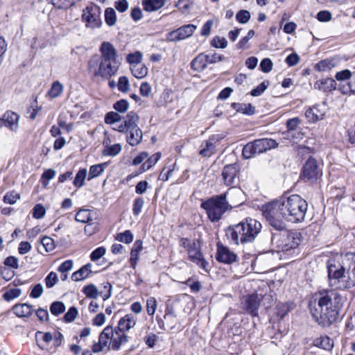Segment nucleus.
I'll list each match as a JSON object with an SVG mask.
<instances>
[{"mask_svg": "<svg viewBox=\"0 0 355 355\" xmlns=\"http://www.w3.org/2000/svg\"><path fill=\"white\" fill-rule=\"evenodd\" d=\"M180 245L187 250L189 259L192 262L197 264L201 268L207 270L206 268L208 263L204 259L202 254L200 252V247L195 240L181 238Z\"/></svg>", "mask_w": 355, "mask_h": 355, "instance_id": "1a4fd4ad", "label": "nucleus"}, {"mask_svg": "<svg viewBox=\"0 0 355 355\" xmlns=\"http://www.w3.org/2000/svg\"><path fill=\"white\" fill-rule=\"evenodd\" d=\"M33 216L36 219L43 218L46 214V209L42 204H37L32 210Z\"/></svg>", "mask_w": 355, "mask_h": 355, "instance_id": "6e6d98bb", "label": "nucleus"}, {"mask_svg": "<svg viewBox=\"0 0 355 355\" xmlns=\"http://www.w3.org/2000/svg\"><path fill=\"white\" fill-rule=\"evenodd\" d=\"M262 226L259 221L246 218L239 223L228 227L226 236L231 243L236 245L250 243L260 233Z\"/></svg>", "mask_w": 355, "mask_h": 355, "instance_id": "7ed1b4c3", "label": "nucleus"}, {"mask_svg": "<svg viewBox=\"0 0 355 355\" xmlns=\"http://www.w3.org/2000/svg\"><path fill=\"white\" fill-rule=\"evenodd\" d=\"M200 207L206 211L207 218L211 222H218L227 211L232 209V206L225 200V194L213 196L202 200Z\"/></svg>", "mask_w": 355, "mask_h": 355, "instance_id": "423d86ee", "label": "nucleus"}, {"mask_svg": "<svg viewBox=\"0 0 355 355\" xmlns=\"http://www.w3.org/2000/svg\"><path fill=\"white\" fill-rule=\"evenodd\" d=\"M336 67L333 60L325 59L318 62L314 67L315 70L318 71H329Z\"/></svg>", "mask_w": 355, "mask_h": 355, "instance_id": "2f4dec72", "label": "nucleus"}, {"mask_svg": "<svg viewBox=\"0 0 355 355\" xmlns=\"http://www.w3.org/2000/svg\"><path fill=\"white\" fill-rule=\"evenodd\" d=\"M101 8L94 4L87 6L83 11L82 18L86 23V27L96 28L102 24Z\"/></svg>", "mask_w": 355, "mask_h": 355, "instance_id": "9b49d317", "label": "nucleus"}, {"mask_svg": "<svg viewBox=\"0 0 355 355\" xmlns=\"http://www.w3.org/2000/svg\"><path fill=\"white\" fill-rule=\"evenodd\" d=\"M106 250L103 247H99L94 250L90 254V259L93 261H96L100 259L105 254Z\"/></svg>", "mask_w": 355, "mask_h": 355, "instance_id": "e2e57ef3", "label": "nucleus"}, {"mask_svg": "<svg viewBox=\"0 0 355 355\" xmlns=\"http://www.w3.org/2000/svg\"><path fill=\"white\" fill-rule=\"evenodd\" d=\"M240 171V165L238 163H233L225 165L222 171V178L226 186H232L239 179L238 175Z\"/></svg>", "mask_w": 355, "mask_h": 355, "instance_id": "2eb2a0df", "label": "nucleus"}, {"mask_svg": "<svg viewBox=\"0 0 355 355\" xmlns=\"http://www.w3.org/2000/svg\"><path fill=\"white\" fill-rule=\"evenodd\" d=\"M136 324V320L134 315L131 314H127L123 318H121L118 323V332L125 333Z\"/></svg>", "mask_w": 355, "mask_h": 355, "instance_id": "4be33fe9", "label": "nucleus"}, {"mask_svg": "<svg viewBox=\"0 0 355 355\" xmlns=\"http://www.w3.org/2000/svg\"><path fill=\"white\" fill-rule=\"evenodd\" d=\"M223 194L225 195V200L232 207L241 205L244 201V193L240 188L232 187Z\"/></svg>", "mask_w": 355, "mask_h": 355, "instance_id": "a211bd4d", "label": "nucleus"}, {"mask_svg": "<svg viewBox=\"0 0 355 355\" xmlns=\"http://www.w3.org/2000/svg\"><path fill=\"white\" fill-rule=\"evenodd\" d=\"M300 123V120L299 118L295 117L291 119H288L286 121V127L287 130L282 133V135H288L289 134H292V132L296 130H297V127Z\"/></svg>", "mask_w": 355, "mask_h": 355, "instance_id": "e433bc0d", "label": "nucleus"}, {"mask_svg": "<svg viewBox=\"0 0 355 355\" xmlns=\"http://www.w3.org/2000/svg\"><path fill=\"white\" fill-rule=\"evenodd\" d=\"M327 272L330 286L339 290L350 288L349 276L345 267L340 263L328 262Z\"/></svg>", "mask_w": 355, "mask_h": 355, "instance_id": "0eeeda50", "label": "nucleus"}, {"mask_svg": "<svg viewBox=\"0 0 355 355\" xmlns=\"http://www.w3.org/2000/svg\"><path fill=\"white\" fill-rule=\"evenodd\" d=\"M157 309V301L155 297H150L146 300V311L149 315L153 316Z\"/></svg>", "mask_w": 355, "mask_h": 355, "instance_id": "603ef678", "label": "nucleus"}, {"mask_svg": "<svg viewBox=\"0 0 355 355\" xmlns=\"http://www.w3.org/2000/svg\"><path fill=\"white\" fill-rule=\"evenodd\" d=\"M279 144L276 140L270 138L255 139L245 145L242 150V156L245 159L252 158L256 154L263 153L268 150L277 148Z\"/></svg>", "mask_w": 355, "mask_h": 355, "instance_id": "6e6552de", "label": "nucleus"}, {"mask_svg": "<svg viewBox=\"0 0 355 355\" xmlns=\"http://www.w3.org/2000/svg\"><path fill=\"white\" fill-rule=\"evenodd\" d=\"M314 88L323 92H329L337 88V83L333 78H327L317 80L314 83Z\"/></svg>", "mask_w": 355, "mask_h": 355, "instance_id": "412c9836", "label": "nucleus"}, {"mask_svg": "<svg viewBox=\"0 0 355 355\" xmlns=\"http://www.w3.org/2000/svg\"><path fill=\"white\" fill-rule=\"evenodd\" d=\"M317 306L310 307L314 320L323 327H329L335 322L341 306V295L334 289L322 290L314 295ZM312 302L310 303L311 306Z\"/></svg>", "mask_w": 355, "mask_h": 355, "instance_id": "f03ea898", "label": "nucleus"}, {"mask_svg": "<svg viewBox=\"0 0 355 355\" xmlns=\"http://www.w3.org/2000/svg\"><path fill=\"white\" fill-rule=\"evenodd\" d=\"M83 292L87 297L90 298H96L98 296V291L95 286L89 285L83 288Z\"/></svg>", "mask_w": 355, "mask_h": 355, "instance_id": "0e129e2a", "label": "nucleus"}, {"mask_svg": "<svg viewBox=\"0 0 355 355\" xmlns=\"http://www.w3.org/2000/svg\"><path fill=\"white\" fill-rule=\"evenodd\" d=\"M352 76V73L349 69H345L336 73L335 78L338 81L343 83L344 80H349Z\"/></svg>", "mask_w": 355, "mask_h": 355, "instance_id": "69168bd1", "label": "nucleus"}, {"mask_svg": "<svg viewBox=\"0 0 355 355\" xmlns=\"http://www.w3.org/2000/svg\"><path fill=\"white\" fill-rule=\"evenodd\" d=\"M129 102L125 99H121L114 103L112 107L118 112L124 113L129 107Z\"/></svg>", "mask_w": 355, "mask_h": 355, "instance_id": "a18cd8bd", "label": "nucleus"}, {"mask_svg": "<svg viewBox=\"0 0 355 355\" xmlns=\"http://www.w3.org/2000/svg\"><path fill=\"white\" fill-rule=\"evenodd\" d=\"M78 315V310L76 307L71 306L64 315V320L66 322H73Z\"/></svg>", "mask_w": 355, "mask_h": 355, "instance_id": "bf43d9fd", "label": "nucleus"}, {"mask_svg": "<svg viewBox=\"0 0 355 355\" xmlns=\"http://www.w3.org/2000/svg\"><path fill=\"white\" fill-rule=\"evenodd\" d=\"M19 116L15 112L8 111L0 119V128L6 126L12 131H16L19 127Z\"/></svg>", "mask_w": 355, "mask_h": 355, "instance_id": "6ab92c4d", "label": "nucleus"}, {"mask_svg": "<svg viewBox=\"0 0 355 355\" xmlns=\"http://www.w3.org/2000/svg\"><path fill=\"white\" fill-rule=\"evenodd\" d=\"M196 28V26L193 24L182 26L175 31L169 32L166 35V39L169 42H177L187 39L193 35Z\"/></svg>", "mask_w": 355, "mask_h": 355, "instance_id": "4468645a", "label": "nucleus"}, {"mask_svg": "<svg viewBox=\"0 0 355 355\" xmlns=\"http://www.w3.org/2000/svg\"><path fill=\"white\" fill-rule=\"evenodd\" d=\"M130 70L132 74L138 79L146 77L148 73V68L141 63L130 66Z\"/></svg>", "mask_w": 355, "mask_h": 355, "instance_id": "7c9ffc66", "label": "nucleus"}, {"mask_svg": "<svg viewBox=\"0 0 355 355\" xmlns=\"http://www.w3.org/2000/svg\"><path fill=\"white\" fill-rule=\"evenodd\" d=\"M285 62L289 67L295 66L300 62V56L297 53H293L286 57Z\"/></svg>", "mask_w": 355, "mask_h": 355, "instance_id": "774afa93", "label": "nucleus"}, {"mask_svg": "<svg viewBox=\"0 0 355 355\" xmlns=\"http://www.w3.org/2000/svg\"><path fill=\"white\" fill-rule=\"evenodd\" d=\"M108 165L109 162H106L90 166L88 174V180H90L94 178L99 176L108 166Z\"/></svg>", "mask_w": 355, "mask_h": 355, "instance_id": "cd10ccee", "label": "nucleus"}, {"mask_svg": "<svg viewBox=\"0 0 355 355\" xmlns=\"http://www.w3.org/2000/svg\"><path fill=\"white\" fill-rule=\"evenodd\" d=\"M250 19V13L248 10H241L236 15V19L241 24H246Z\"/></svg>", "mask_w": 355, "mask_h": 355, "instance_id": "864d4df0", "label": "nucleus"}, {"mask_svg": "<svg viewBox=\"0 0 355 355\" xmlns=\"http://www.w3.org/2000/svg\"><path fill=\"white\" fill-rule=\"evenodd\" d=\"M63 92V85L59 82L53 83L50 90L48 92L49 96L51 98L59 96Z\"/></svg>", "mask_w": 355, "mask_h": 355, "instance_id": "58836bf2", "label": "nucleus"}, {"mask_svg": "<svg viewBox=\"0 0 355 355\" xmlns=\"http://www.w3.org/2000/svg\"><path fill=\"white\" fill-rule=\"evenodd\" d=\"M307 208V202L300 196L293 194L263 205L261 211L270 225L281 231L286 228L284 220L294 223L303 221Z\"/></svg>", "mask_w": 355, "mask_h": 355, "instance_id": "f257e3e1", "label": "nucleus"}, {"mask_svg": "<svg viewBox=\"0 0 355 355\" xmlns=\"http://www.w3.org/2000/svg\"><path fill=\"white\" fill-rule=\"evenodd\" d=\"M115 87L114 83L112 81V88ZM116 87H117L118 90L122 93L126 94L130 90V85L129 80L128 77L125 76H123L119 77L116 84Z\"/></svg>", "mask_w": 355, "mask_h": 355, "instance_id": "473e14b6", "label": "nucleus"}, {"mask_svg": "<svg viewBox=\"0 0 355 355\" xmlns=\"http://www.w3.org/2000/svg\"><path fill=\"white\" fill-rule=\"evenodd\" d=\"M41 242L46 252L52 251L55 247V242L51 237L44 236L42 238Z\"/></svg>", "mask_w": 355, "mask_h": 355, "instance_id": "052dcab7", "label": "nucleus"}, {"mask_svg": "<svg viewBox=\"0 0 355 355\" xmlns=\"http://www.w3.org/2000/svg\"><path fill=\"white\" fill-rule=\"evenodd\" d=\"M260 300L257 294L248 295L243 297V309L252 317L258 316Z\"/></svg>", "mask_w": 355, "mask_h": 355, "instance_id": "f3484780", "label": "nucleus"}, {"mask_svg": "<svg viewBox=\"0 0 355 355\" xmlns=\"http://www.w3.org/2000/svg\"><path fill=\"white\" fill-rule=\"evenodd\" d=\"M133 238L134 236L132 232L130 230H125L123 232L118 234L115 239L125 244H129L132 242Z\"/></svg>", "mask_w": 355, "mask_h": 355, "instance_id": "37998d69", "label": "nucleus"}, {"mask_svg": "<svg viewBox=\"0 0 355 355\" xmlns=\"http://www.w3.org/2000/svg\"><path fill=\"white\" fill-rule=\"evenodd\" d=\"M95 214L89 209H80L76 214L75 219L76 221L86 223L93 220Z\"/></svg>", "mask_w": 355, "mask_h": 355, "instance_id": "bb28decb", "label": "nucleus"}, {"mask_svg": "<svg viewBox=\"0 0 355 355\" xmlns=\"http://www.w3.org/2000/svg\"><path fill=\"white\" fill-rule=\"evenodd\" d=\"M207 66V54L200 53L191 62V67L196 71H202Z\"/></svg>", "mask_w": 355, "mask_h": 355, "instance_id": "b1692460", "label": "nucleus"}, {"mask_svg": "<svg viewBox=\"0 0 355 355\" xmlns=\"http://www.w3.org/2000/svg\"><path fill=\"white\" fill-rule=\"evenodd\" d=\"M4 265L10 267L13 269H17L19 268V260L14 256L8 257L3 262Z\"/></svg>", "mask_w": 355, "mask_h": 355, "instance_id": "338daca9", "label": "nucleus"}, {"mask_svg": "<svg viewBox=\"0 0 355 355\" xmlns=\"http://www.w3.org/2000/svg\"><path fill=\"white\" fill-rule=\"evenodd\" d=\"M58 9H65L72 6L76 2L80 0H48Z\"/></svg>", "mask_w": 355, "mask_h": 355, "instance_id": "ea45409f", "label": "nucleus"}, {"mask_svg": "<svg viewBox=\"0 0 355 355\" xmlns=\"http://www.w3.org/2000/svg\"><path fill=\"white\" fill-rule=\"evenodd\" d=\"M223 134L212 135L207 140L201 143L199 155L202 157H210L216 152V146L224 139Z\"/></svg>", "mask_w": 355, "mask_h": 355, "instance_id": "f8f14e48", "label": "nucleus"}, {"mask_svg": "<svg viewBox=\"0 0 355 355\" xmlns=\"http://www.w3.org/2000/svg\"><path fill=\"white\" fill-rule=\"evenodd\" d=\"M314 345L325 350H331L334 343L329 336H321L314 340Z\"/></svg>", "mask_w": 355, "mask_h": 355, "instance_id": "c756f323", "label": "nucleus"}, {"mask_svg": "<svg viewBox=\"0 0 355 355\" xmlns=\"http://www.w3.org/2000/svg\"><path fill=\"white\" fill-rule=\"evenodd\" d=\"M338 89L344 94H355V88H354L352 83L346 84L340 83L338 85Z\"/></svg>", "mask_w": 355, "mask_h": 355, "instance_id": "8fccbe9b", "label": "nucleus"}, {"mask_svg": "<svg viewBox=\"0 0 355 355\" xmlns=\"http://www.w3.org/2000/svg\"><path fill=\"white\" fill-rule=\"evenodd\" d=\"M128 337L125 333H119L118 331H112V349H119L121 345L126 343Z\"/></svg>", "mask_w": 355, "mask_h": 355, "instance_id": "c85d7f7f", "label": "nucleus"}, {"mask_svg": "<svg viewBox=\"0 0 355 355\" xmlns=\"http://www.w3.org/2000/svg\"><path fill=\"white\" fill-rule=\"evenodd\" d=\"M143 55L140 51H135V53H129L127 55V62L132 66L134 64H141Z\"/></svg>", "mask_w": 355, "mask_h": 355, "instance_id": "c03bdc74", "label": "nucleus"}, {"mask_svg": "<svg viewBox=\"0 0 355 355\" xmlns=\"http://www.w3.org/2000/svg\"><path fill=\"white\" fill-rule=\"evenodd\" d=\"M322 175V169L318 160L309 156L304 164L300 174L301 178L311 183L316 182Z\"/></svg>", "mask_w": 355, "mask_h": 355, "instance_id": "9d476101", "label": "nucleus"}, {"mask_svg": "<svg viewBox=\"0 0 355 355\" xmlns=\"http://www.w3.org/2000/svg\"><path fill=\"white\" fill-rule=\"evenodd\" d=\"M269 85L268 81H263L258 86L251 90L250 94L252 96H259L262 94Z\"/></svg>", "mask_w": 355, "mask_h": 355, "instance_id": "5fc2aeb1", "label": "nucleus"}, {"mask_svg": "<svg viewBox=\"0 0 355 355\" xmlns=\"http://www.w3.org/2000/svg\"><path fill=\"white\" fill-rule=\"evenodd\" d=\"M211 45L217 49H225L227 46V41L225 37L216 36L212 39Z\"/></svg>", "mask_w": 355, "mask_h": 355, "instance_id": "4d7b16f0", "label": "nucleus"}, {"mask_svg": "<svg viewBox=\"0 0 355 355\" xmlns=\"http://www.w3.org/2000/svg\"><path fill=\"white\" fill-rule=\"evenodd\" d=\"M254 35V31L253 30H250L247 35L242 37L239 42L236 44V47L238 49H246L248 48V42L249 40L253 37Z\"/></svg>", "mask_w": 355, "mask_h": 355, "instance_id": "79ce46f5", "label": "nucleus"}, {"mask_svg": "<svg viewBox=\"0 0 355 355\" xmlns=\"http://www.w3.org/2000/svg\"><path fill=\"white\" fill-rule=\"evenodd\" d=\"M216 247V259L217 261L225 264H232L237 261L236 254L231 251L229 248L220 243H218Z\"/></svg>", "mask_w": 355, "mask_h": 355, "instance_id": "dca6fc26", "label": "nucleus"}, {"mask_svg": "<svg viewBox=\"0 0 355 355\" xmlns=\"http://www.w3.org/2000/svg\"><path fill=\"white\" fill-rule=\"evenodd\" d=\"M21 291L19 288H14L7 291L3 295V297L6 301H10L20 296Z\"/></svg>", "mask_w": 355, "mask_h": 355, "instance_id": "09e8293b", "label": "nucleus"}, {"mask_svg": "<svg viewBox=\"0 0 355 355\" xmlns=\"http://www.w3.org/2000/svg\"><path fill=\"white\" fill-rule=\"evenodd\" d=\"M292 309V303H278L276 306L277 315L283 318Z\"/></svg>", "mask_w": 355, "mask_h": 355, "instance_id": "f704fd0d", "label": "nucleus"}, {"mask_svg": "<svg viewBox=\"0 0 355 355\" xmlns=\"http://www.w3.org/2000/svg\"><path fill=\"white\" fill-rule=\"evenodd\" d=\"M165 0H142L143 8L146 12H155L164 6Z\"/></svg>", "mask_w": 355, "mask_h": 355, "instance_id": "a878e982", "label": "nucleus"}, {"mask_svg": "<svg viewBox=\"0 0 355 355\" xmlns=\"http://www.w3.org/2000/svg\"><path fill=\"white\" fill-rule=\"evenodd\" d=\"M19 198L20 196L18 193L15 191H12L6 193L3 197V202L6 204L13 205L19 199Z\"/></svg>", "mask_w": 355, "mask_h": 355, "instance_id": "de8ad7c7", "label": "nucleus"}, {"mask_svg": "<svg viewBox=\"0 0 355 355\" xmlns=\"http://www.w3.org/2000/svg\"><path fill=\"white\" fill-rule=\"evenodd\" d=\"M272 62L270 58H264L261 61L260 69L264 73H269L272 69Z\"/></svg>", "mask_w": 355, "mask_h": 355, "instance_id": "680f3d73", "label": "nucleus"}, {"mask_svg": "<svg viewBox=\"0 0 355 355\" xmlns=\"http://www.w3.org/2000/svg\"><path fill=\"white\" fill-rule=\"evenodd\" d=\"M56 172L53 169L46 170L42 175V183L44 187L49 185V180L55 176Z\"/></svg>", "mask_w": 355, "mask_h": 355, "instance_id": "49530a36", "label": "nucleus"}, {"mask_svg": "<svg viewBox=\"0 0 355 355\" xmlns=\"http://www.w3.org/2000/svg\"><path fill=\"white\" fill-rule=\"evenodd\" d=\"M324 114L320 112L317 107L309 108L306 112L305 116L309 121L315 122L322 119Z\"/></svg>", "mask_w": 355, "mask_h": 355, "instance_id": "72a5a7b5", "label": "nucleus"}, {"mask_svg": "<svg viewBox=\"0 0 355 355\" xmlns=\"http://www.w3.org/2000/svg\"><path fill=\"white\" fill-rule=\"evenodd\" d=\"M144 204V200L142 198H137L133 202L132 213L135 216H138L142 209Z\"/></svg>", "mask_w": 355, "mask_h": 355, "instance_id": "13d9d810", "label": "nucleus"}, {"mask_svg": "<svg viewBox=\"0 0 355 355\" xmlns=\"http://www.w3.org/2000/svg\"><path fill=\"white\" fill-rule=\"evenodd\" d=\"M101 55H94L88 62V71L94 76L108 78L111 76V44L104 42L101 44Z\"/></svg>", "mask_w": 355, "mask_h": 355, "instance_id": "39448f33", "label": "nucleus"}, {"mask_svg": "<svg viewBox=\"0 0 355 355\" xmlns=\"http://www.w3.org/2000/svg\"><path fill=\"white\" fill-rule=\"evenodd\" d=\"M87 171L86 168H82L78 171L73 182L76 187L80 188L83 187L85 180L87 177Z\"/></svg>", "mask_w": 355, "mask_h": 355, "instance_id": "4c0bfd02", "label": "nucleus"}, {"mask_svg": "<svg viewBox=\"0 0 355 355\" xmlns=\"http://www.w3.org/2000/svg\"><path fill=\"white\" fill-rule=\"evenodd\" d=\"M161 157L160 153H156L150 157L146 162H145L141 166V172H144L148 169H150L153 166H154L158 160Z\"/></svg>", "mask_w": 355, "mask_h": 355, "instance_id": "c9c22d12", "label": "nucleus"}, {"mask_svg": "<svg viewBox=\"0 0 355 355\" xmlns=\"http://www.w3.org/2000/svg\"><path fill=\"white\" fill-rule=\"evenodd\" d=\"M65 309V305L60 301L53 302L50 306V311L55 316H58L64 313Z\"/></svg>", "mask_w": 355, "mask_h": 355, "instance_id": "a19ab883", "label": "nucleus"}, {"mask_svg": "<svg viewBox=\"0 0 355 355\" xmlns=\"http://www.w3.org/2000/svg\"><path fill=\"white\" fill-rule=\"evenodd\" d=\"M111 326H107L99 336L98 343L93 345V352L98 353L103 351L107 346L110 339Z\"/></svg>", "mask_w": 355, "mask_h": 355, "instance_id": "aec40b11", "label": "nucleus"}, {"mask_svg": "<svg viewBox=\"0 0 355 355\" xmlns=\"http://www.w3.org/2000/svg\"><path fill=\"white\" fill-rule=\"evenodd\" d=\"M120 120L121 116L112 112V130L126 132V141L130 146H135L139 144L142 140L143 133L138 126L139 120L138 114L131 111L121 123H119Z\"/></svg>", "mask_w": 355, "mask_h": 355, "instance_id": "20e7f679", "label": "nucleus"}, {"mask_svg": "<svg viewBox=\"0 0 355 355\" xmlns=\"http://www.w3.org/2000/svg\"><path fill=\"white\" fill-rule=\"evenodd\" d=\"M301 234L297 231H288L281 237L279 242L282 250L288 251L296 248L300 243Z\"/></svg>", "mask_w": 355, "mask_h": 355, "instance_id": "ddd939ff", "label": "nucleus"}, {"mask_svg": "<svg viewBox=\"0 0 355 355\" xmlns=\"http://www.w3.org/2000/svg\"><path fill=\"white\" fill-rule=\"evenodd\" d=\"M231 107L237 112L242 113L248 116H252L255 114V107L250 103H232Z\"/></svg>", "mask_w": 355, "mask_h": 355, "instance_id": "393cba45", "label": "nucleus"}, {"mask_svg": "<svg viewBox=\"0 0 355 355\" xmlns=\"http://www.w3.org/2000/svg\"><path fill=\"white\" fill-rule=\"evenodd\" d=\"M46 288H51L58 282V277L55 272H51L45 278Z\"/></svg>", "mask_w": 355, "mask_h": 355, "instance_id": "3c124183", "label": "nucleus"}, {"mask_svg": "<svg viewBox=\"0 0 355 355\" xmlns=\"http://www.w3.org/2000/svg\"><path fill=\"white\" fill-rule=\"evenodd\" d=\"M14 313L19 318H28L33 313V306L28 304H17L12 307Z\"/></svg>", "mask_w": 355, "mask_h": 355, "instance_id": "5701e85b", "label": "nucleus"}]
</instances>
